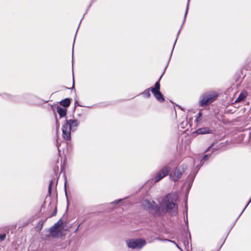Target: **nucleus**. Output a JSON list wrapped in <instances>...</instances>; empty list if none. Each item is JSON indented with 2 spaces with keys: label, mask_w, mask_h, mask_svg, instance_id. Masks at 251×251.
Returning <instances> with one entry per match:
<instances>
[{
  "label": "nucleus",
  "mask_w": 251,
  "mask_h": 251,
  "mask_svg": "<svg viewBox=\"0 0 251 251\" xmlns=\"http://www.w3.org/2000/svg\"><path fill=\"white\" fill-rule=\"evenodd\" d=\"M177 199V196L175 194H169L164 199L159 207L154 206V202L145 201L143 205L148 209H152L156 214H161L165 211H170L176 208L175 201Z\"/></svg>",
  "instance_id": "obj_1"
},
{
  "label": "nucleus",
  "mask_w": 251,
  "mask_h": 251,
  "mask_svg": "<svg viewBox=\"0 0 251 251\" xmlns=\"http://www.w3.org/2000/svg\"><path fill=\"white\" fill-rule=\"evenodd\" d=\"M78 125V122L76 120H66V123L63 125L62 130L63 138L67 140L71 138V132L74 127Z\"/></svg>",
  "instance_id": "obj_2"
},
{
  "label": "nucleus",
  "mask_w": 251,
  "mask_h": 251,
  "mask_svg": "<svg viewBox=\"0 0 251 251\" xmlns=\"http://www.w3.org/2000/svg\"><path fill=\"white\" fill-rule=\"evenodd\" d=\"M65 225L61 219H60L50 229V235L54 237H59L62 236L65 229Z\"/></svg>",
  "instance_id": "obj_3"
},
{
  "label": "nucleus",
  "mask_w": 251,
  "mask_h": 251,
  "mask_svg": "<svg viewBox=\"0 0 251 251\" xmlns=\"http://www.w3.org/2000/svg\"><path fill=\"white\" fill-rule=\"evenodd\" d=\"M217 97V94L216 92L206 94L202 96L200 101V104L201 106H205L213 102Z\"/></svg>",
  "instance_id": "obj_4"
},
{
  "label": "nucleus",
  "mask_w": 251,
  "mask_h": 251,
  "mask_svg": "<svg viewBox=\"0 0 251 251\" xmlns=\"http://www.w3.org/2000/svg\"><path fill=\"white\" fill-rule=\"evenodd\" d=\"M126 243L128 248L133 249H141L146 243L145 240L141 239L127 240Z\"/></svg>",
  "instance_id": "obj_5"
},
{
  "label": "nucleus",
  "mask_w": 251,
  "mask_h": 251,
  "mask_svg": "<svg viewBox=\"0 0 251 251\" xmlns=\"http://www.w3.org/2000/svg\"><path fill=\"white\" fill-rule=\"evenodd\" d=\"M151 91L157 100L160 102H162L164 100L163 96L160 91V84L159 81L155 83L154 87L151 88Z\"/></svg>",
  "instance_id": "obj_6"
},
{
  "label": "nucleus",
  "mask_w": 251,
  "mask_h": 251,
  "mask_svg": "<svg viewBox=\"0 0 251 251\" xmlns=\"http://www.w3.org/2000/svg\"><path fill=\"white\" fill-rule=\"evenodd\" d=\"M170 169L168 167H165L158 172L154 177L155 181L157 182L165 176L170 171Z\"/></svg>",
  "instance_id": "obj_7"
},
{
  "label": "nucleus",
  "mask_w": 251,
  "mask_h": 251,
  "mask_svg": "<svg viewBox=\"0 0 251 251\" xmlns=\"http://www.w3.org/2000/svg\"><path fill=\"white\" fill-rule=\"evenodd\" d=\"M182 171L180 168L176 169L174 172H172L170 176L174 181L177 180L181 176Z\"/></svg>",
  "instance_id": "obj_8"
},
{
  "label": "nucleus",
  "mask_w": 251,
  "mask_h": 251,
  "mask_svg": "<svg viewBox=\"0 0 251 251\" xmlns=\"http://www.w3.org/2000/svg\"><path fill=\"white\" fill-rule=\"evenodd\" d=\"M248 93L246 91H243L240 94L237 99L235 100V103L240 102L244 100V99L247 97Z\"/></svg>",
  "instance_id": "obj_9"
},
{
  "label": "nucleus",
  "mask_w": 251,
  "mask_h": 251,
  "mask_svg": "<svg viewBox=\"0 0 251 251\" xmlns=\"http://www.w3.org/2000/svg\"><path fill=\"white\" fill-rule=\"evenodd\" d=\"M212 132V130L208 127H202L199 129L197 133L199 134H208Z\"/></svg>",
  "instance_id": "obj_10"
},
{
  "label": "nucleus",
  "mask_w": 251,
  "mask_h": 251,
  "mask_svg": "<svg viewBox=\"0 0 251 251\" xmlns=\"http://www.w3.org/2000/svg\"><path fill=\"white\" fill-rule=\"evenodd\" d=\"M57 112H58L60 117L62 118L66 116L67 113V109L65 108H62L61 107L57 106Z\"/></svg>",
  "instance_id": "obj_11"
},
{
  "label": "nucleus",
  "mask_w": 251,
  "mask_h": 251,
  "mask_svg": "<svg viewBox=\"0 0 251 251\" xmlns=\"http://www.w3.org/2000/svg\"><path fill=\"white\" fill-rule=\"evenodd\" d=\"M70 102L71 101L69 99H65V100H61L60 102V103L61 105L65 107H67L70 105Z\"/></svg>",
  "instance_id": "obj_12"
},
{
  "label": "nucleus",
  "mask_w": 251,
  "mask_h": 251,
  "mask_svg": "<svg viewBox=\"0 0 251 251\" xmlns=\"http://www.w3.org/2000/svg\"><path fill=\"white\" fill-rule=\"evenodd\" d=\"M144 95L147 97H149L151 95L150 89H147L143 93Z\"/></svg>",
  "instance_id": "obj_13"
},
{
  "label": "nucleus",
  "mask_w": 251,
  "mask_h": 251,
  "mask_svg": "<svg viewBox=\"0 0 251 251\" xmlns=\"http://www.w3.org/2000/svg\"><path fill=\"white\" fill-rule=\"evenodd\" d=\"M5 236H6V235L4 234H0V239L1 240H3L5 238Z\"/></svg>",
  "instance_id": "obj_14"
},
{
  "label": "nucleus",
  "mask_w": 251,
  "mask_h": 251,
  "mask_svg": "<svg viewBox=\"0 0 251 251\" xmlns=\"http://www.w3.org/2000/svg\"><path fill=\"white\" fill-rule=\"evenodd\" d=\"M59 124L58 123L57 121H56V129H57V130L59 128Z\"/></svg>",
  "instance_id": "obj_15"
},
{
  "label": "nucleus",
  "mask_w": 251,
  "mask_h": 251,
  "mask_svg": "<svg viewBox=\"0 0 251 251\" xmlns=\"http://www.w3.org/2000/svg\"><path fill=\"white\" fill-rule=\"evenodd\" d=\"M80 226V225L78 226V227H77V228L75 229V232L76 233L79 229V227Z\"/></svg>",
  "instance_id": "obj_16"
},
{
  "label": "nucleus",
  "mask_w": 251,
  "mask_h": 251,
  "mask_svg": "<svg viewBox=\"0 0 251 251\" xmlns=\"http://www.w3.org/2000/svg\"><path fill=\"white\" fill-rule=\"evenodd\" d=\"M65 191L66 192V181H65Z\"/></svg>",
  "instance_id": "obj_17"
},
{
  "label": "nucleus",
  "mask_w": 251,
  "mask_h": 251,
  "mask_svg": "<svg viewBox=\"0 0 251 251\" xmlns=\"http://www.w3.org/2000/svg\"><path fill=\"white\" fill-rule=\"evenodd\" d=\"M198 116H199V117H201V112H200L199 113V114H198Z\"/></svg>",
  "instance_id": "obj_18"
},
{
  "label": "nucleus",
  "mask_w": 251,
  "mask_h": 251,
  "mask_svg": "<svg viewBox=\"0 0 251 251\" xmlns=\"http://www.w3.org/2000/svg\"><path fill=\"white\" fill-rule=\"evenodd\" d=\"M251 201V200L250 201H249V202H248V204L246 205V207L247 206V205L249 204V203Z\"/></svg>",
  "instance_id": "obj_19"
},
{
  "label": "nucleus",
  "mask_w": 251,
  "mask_h": 251,
  "mask_svg": "<svg viewBox=\"0 0 251 251\" xmlns=\"http://www.w3.org/2000/svg\"><path fill=\"white\" fill-rule=\"evenodd\" d=\"M175 244L176 245V247H177L178 248H179V247L178 245H177L176 243H175Z\"/></svg>",
  "instance_id": "obj_20"
},
{
  "label": "nucleus",
  "mask_w": 251,
  "mask_h": 251,
  "mask_svg": "<svg viewBox=\"0 0 251 251\" xmlns=\"http://www.w3.org/2000/svg\"><path fill=\"white\" fill-rule=\"evenodd\" d=\"M120 201H121V200H119V201H116V203H119Z\"/></svg>",
  "instance_id": "obj_21"
},
{
  "label": "nucleus",
  "mask_w": 251,
  "mask_h": 251,
  "mask_svg": "<svg viewBox=\"0 0 251 251\" xmlns=\"http://www.w3.org/2000/svg\"><path fill=\"white\" fill-rule=\"evenodd\" d=\"M168 241H170V242H173V243H175V242L174 241H171V240H168Z\"/></svg>",
  "instance_id": "obj_22"
}]
</instances>
